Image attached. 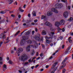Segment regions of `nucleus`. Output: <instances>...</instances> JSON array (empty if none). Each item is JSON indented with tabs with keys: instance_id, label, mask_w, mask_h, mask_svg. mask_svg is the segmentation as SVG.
<instances>
[{
	"instance_id": "obj_25",
	"label": "nucleus",
	"mask_w": 73,
	"mask_h": 73,
	"mask_svg": "<svg viewBox=\"0 0 73 73\" xmlns=\"http://www.w3.org/2000/svg\"><path fill=\"white\" fill-rule=\"evenodd\" d=\"M32 13L34 16H36V12L33 11Z\"/></svg>"
},
{
	"instance_id": "obj_58",
	"label": "nucleus",
	"mask_w": 73,
	"mask_h": 73,
	"mask_svg": "<svg viewBox=\"0 0 73 73\" xmlns=\"http://www.w3.org/2000/svg\"><path fill=\"white\" fill-rule=\"evenodd\" d=\"M51 35H54V32H51Z\"/></svg>"
},
{
	"instance_id": "obj_12",
	"label": "nucleus",
	"mask_w": 73,
	"mask_h": 73,
	"mask_svg": "<svg viewBox=\"0 0 73 73\" xmlns=\"http://www.w3.org/2000/svg\"><path fill=\"white\" fill-rule=\"evenodd\" d=\"M23 40H28V38H29V37L28 36H24L23 37Z\"/></svg>"
},
{
	"instance_id": "obj_33",
	"label": "nucleus",
	"mask_w": 73,
	"mask_h": 73,
	"mask_svg": "<svg viewBox=\"0 0 73 73\" xmlns=\"http://www.w3.org/2000/svg\"><path fill=\"white\" fill-rule=\"evenodd\" d=\"M42 33L43 35H46V32L44 31H43L42 32Z\"/></svg>"
},
{
	"instance_id": "obj_54",
	"label": "nucleus",
	"mask_w": 73,
	"mask_h": 73,
	"mask_svg": "<svg viewBox=\"0 0 73 73\" xmlns=\"http://www.w3.org/2000/svg\"><path fill=\"white\" fill-rule=\"evenodd\" d=\"M13 12H14L13 11H11L10 12V13H13Z\"/></svg>"
},
{
	"instance_id": "obj_57",
	"label": "nucleus",
	"mask_w": 73,
	"mask_h": 73,
	"mask_svg": "<svg viewBox=\"0 0 73 73\" xmlns=\"http://www.w3.org/2000/svg\"><path fill=\"white\" fill-rule=\"evenodd\" d=\"M42 48H44L45 47V45H44L42 44Z\"/></svg>"
},
{
	"instance_id": "obj_44",
	"label": "nucleus",
	"mask_w": 73,
	"mask_h": 73,
	"mask_svg": "<svg viewBox=\"0 0 73 73\" xmlns=\"http://www.w3.org/2000/svg\"><path fill=\"white\" fill-rule=\"evenodd\" d=\"M43 53H41V54H40V56L41 57H42V56H43Z\"/></svg>"
},
{
	"instance_id": "obj_26",
	"label": "nucleus",
	"mask_w": 73,
	"mask_h": 73,
	"mask_svg": "<svg viewBox=\"0 0 73 73\" xmlns=\"http://www.w3.org/2000/svg\"><path fill=\"white\" fill-rule=\"evenodd\" d=\"M59 5V4L57 3L55 5V8H58Z\"/></svg>"
},
{
	"instance_id": "obj_14",
	"label": "nucleus",
	"mask_w": 73,
	"mask_h": 73,
	"mask_svg": "<svg viewBox=\"0 0 73 73\" xmlns=\"http://www.w3.org/2000/svg\"><path fill=\"white\" fill-rule=\"evenodd\" d=\"M53 36H51L50 37H48L47 36H46L45 38L46 39V40H49L50 38H51V39H52V38H53Z\"/></svg>"
},
{
	"instance_id": "obj_53",
	"label": "nucleus",
	"mask_w": 73,
	"mask_h": 73,
	"mask_svg": "<svg viewBox=\"0 0 73 73\" xmlns=\"http://www.w3.org/2000/svg\"><path fill=\"white\" fill-rule=\"evenodd\" d=\"M28 16L29 17H31V14H30V13H29L28 14Z\"/></svg>"
},
{
	"instance_id": "obj_30",
	"label": "nucleus",
	"mask_w": 73,
	"mask_h": 73,
	"mask_svg": "<svg viewBox=\"0 0 73 73\" xmlns=\"http://www.w3.org/2000/svg\"><path fill=\"white\" fill-rule=\"evenodd\" d=\"M16 52L17 54H19V53H21V52L19 51V50L18 49H17Z\"/></svg>"
},
{
	"instance_id": "obj_29",
	"label": "nucleus",
	"mask_w": 73,
	"mask_h": 73,
	"mask_svg": "<svg viewBox=\"0 0 73 73\" xmlns=\"http://www.w3.org/2000/svg\"><path fill=\"white\" fill-rule=\"evenodd\" d=\"M46 18V16H44V15H42V16L41 19H45Z\"/></svg>"
},
{
	"instance_id": "obj_60",
	"label": "nucleus",
	"mask_w": 73,
	"mask_h": 73,
	"mask_svg": "<svg viewBox=\"0 0 73 73\" xmlns=\"http://www.w3.org/2000/svg\"><path fill=\"white\" fill-rule=\"evenodd\" d=\"M3 42H0V45H1H1H2V44H3Z\"/></svg>"
},
{
	"instance_id": "obj_8",
	"label": "nucleus",
	"mask_w": 73,
	"mask_h": 73,
	"mask_svg": "<svg viewBox=\"0 0 73 73\" xmlns=\"http://www.w3.org/2000/svg\"><path fill=\"white\" fill-rule=\"evenodd\" d=\"M38 36H36V38H35V39L36 40H37L38 41H39L40 40V35L38 34Z\"/></svg>"
},
{
	"instance_id": "obj_23",
	"label": "nucleus",
	"mask_w": 73,
	"mask_h": 73,
	"mask_svg": "<svg viewBox=\"0 0 73 73\" xmlns=\"http://www.w3.org/2000/svg\"><path fill=\"white\" fill-rule=\"evenodd\" d=\"M19 11L20 12H23L24 11V10L21 9V7L19 8Z\"/></svg>"
},
{
	"instance_id": "obj_18",
	"label": "nucleus",
	"mask_w": 73,
	"mask_h": 73,
	"mask_svg": "<svg viewBox=\"0 0 73 73\" xmlns=\"http://www.w3.org/2000/svg\"><path fill=\"white\" fill-rule=\"evenodd\" d=\"M57 69V67H55V68L51 72V73H54V72H55V71Z\"/></svg>"
},
{
	"instance_id": "obj_61",
	"label": "nucleus",
	"mask_w": 73,
	"mask_h": 73,
	"mask_svg": "<svg viewBox=\"0 0 73 73\" xmlns=\"http://www.w3.org/2000/svg\"><path fill=\"white\" fill-rule=\"evenodd\" d=\"M38 66H39V65L38 64H37L35 66V68H37V67Z\"/></svg>"
},
{
	"instance_id": "obj_2",
	"label": "nucleus",
	"mask_w": 73,
	"mask_h": 73,
	"mask_svg": "<svg viewBox=\"0 0 73 73\" xmlns=\"http://www.w3.org/2000/svg\"><path fill=\"white\" fill-rule=\"evenodd\" d=\"M63 16L65 18H66L68 16V12L65 11L63 13Z\"/></svg>"
},
{
	"instance_id": "obj_13",
	"label": "nucleus",
	"mask_w": 73,
	"mask_h": 73,
	"mask_svg": "<svg viewBox=\"0 0 73 73\" xmlns=\"http://www.w3.org/2000/svg\"><path fill=\"white\" fill-rule=\"evenodd\" d=\"M45 24L47 26H52V24L48 22H46L45 23Z\"/></svg>"
},
{
	"instance_id": "obj_21",
	"label": "nucleus",
	"mask_w": 73,
	"mask_h": 73,
	"mask_svg": "<svg viewBox=\"0 0 73 73\" xmlns=\"http://www.w3.org/2000/svg\"><path fill=\"white\" fill-rule=\"evenodd\" d=\"M8 1L9 2V4H11L13 1V0H8Z\"/></svg>"
},
{
	"instance_id": "obj_40",
	"label": "nucleus",
	"mask_w": 73,
	"mask_h": 73,
	"mask_svg": "<svg viewBox=\"0 0 73 73\" xmlns=\"http://www.w3.org/2000/svg\"><path fill=\"white\" fill-rule=\"evenodd\" d=\"M70 21H72L73 20V18L72 17H71L70 19L69 20Z\"/></svg>"
},
{
	"instance_id": "obj_28",
	"label": "nucleus",
	"mask_w": 73,
	"mask_h": 73,
	"mask_svg": "<svg viewBox=\"0 0 73 73\" xmlns=\"http://www.w3.org/2000/svg\"><path fill=\"white\" fill-rule=\"evenodd\" d=\"M46 43H47L48 44H50V43L51 42L50 40H46Z\"/></svg>"
},
{
	"instance_id": "obj_36",
	"label": "nucleus",
	"mask_w": 73,
	"mask_h": 73,
	"mask_svg": "<svg viewBox=\"0 0 73 73\" xmlns=\"http://www.w3.org/2000/svg\"><path fill=\"white\" fill-rule=\"evenodd\" d=\"M3 71H4V72H5V70H6V69H7V68H6L5 67V68L3 67Z\"/></svg>"
},
{
	"instance_id": "obj_41",
	"label": "nucleus",
	"mask_w": 73,
	"mask_h": 73,
	"mask_svg": "<svg viewBox=\"0 0 73 73\" xmlns=\"http://www.w3.org/2000/svg\"><path fill=\"white\" fill-rule=\"evenodd\" d=\"M11 16L13 18L15 17V15H13V14L11 15Z\"/></svg>"
},
{
	"instance_id": "obj_7",
	"label": "nucleus",
	"mask_w": 73,
	"mask_h": 73,
	"mask_svg": "<svg viewBox=\"0 0 73 73\" xmlns=\"http://www.w3.org/2000/svg\"><path fill=\"white\" fill-rule=\"evenodd\" d=\"M51 11L53 12H54L55 13H58V11L55 8H53L51 9Z\"/></svg>"
},
{
	"instance_id": "obj_42",
	"label": "nucleus",
	"mask_w": 73,
	"mask_h": 73,
	"mask_svg": "<svg viewBox=\"0 0 73 73\" xmlns=\"http://www.w3.org/2000/svg\"><path fill=\"white\" fill-rule=\"evenodd\" d=\"M28 62H29V63H30V62H32V61H31V59H30L28 60Z\"/></svg>"
},
{
	"instance_id": "obj_55",
	"label": "nucleus",
	"mask_w": 73,
	"mask_h": 73,
	"mask_svg": "<svg viewBox=\"0 0 73 73\" xmlns=\"http://www.w3.org/2000/svg\"><path fill=\"white\" fill-rule=\"evenodd\" d=\"M67 59H68V58L66 57V58H65V59H64V61H65H65H66V60H67Z\"/></svg>"
},
{
	"instance_id": "obj_32",
	"label": "nucleus",
	"mask_w": 73,
	"mask_h": 73,
	"mask_svg": "<svg viewBox=\"0 0 73 73\" xmlns=\"http://www.w3.org/2000/svg\"><path fill=\"white\" fill-rule=\"evenodd\" d=\"M20 31H18L15 35V36H16L17 35H18V34H19V33H20Z\"/></svg>"
},
{
	"instance_id": "obj_43",
	"label": "nucleus",
	"mask_w": 73,
	"mask_h": 73,
	"mask_svg": "<svg viewBox=\"0 0 73 73\" xmlns=\"http://www.w3.org/2000/svg\"><path fill=\"white\" fill-rule=\"evenodd\" d=\"M50 30L51 31H53V29L52 27H50Z\"/></svg>"
},
{
	"instance_id": "obj_9",
	"label": "nucleus",
	"mask_w": 73,
	"mask_h": 73,
	"mask_svg": "<svg viewBox=\"0 0 73 73\" xmlns=\"http://www.w3.org/2000/svg\"><path fill=\"white\" fill-rule=\"evenodd\" d=\"M53 13L51 11H48L47 13V15L48 16H51L52 15Z\"/></svg>"
},
{
	"instance_id": "obj_49",
	"label": "nucleus",
	"mask_w": 73,
	"mask_h": 73,
	"mask_svg": "<svg viewBox=\"0 0 73 73\" xmlns=\"http://www.w3.org/2000/svg\"><path fill=\"white\" fill-rule=\"evenodd\" d=\"M29 64V62H26L25 63V65H27V64Z\"/></svg>"
},
{
	"instance_id": "obj_47",
	"label": "nucleus",
	"mask_w": 73,
	"mask_h": 73,
	"mask_svg": "<svg viewBox=\"0 0 73 73\" xmlns=\"http://www.w3.org/2000/svg\"><path fill=\"white\" fill-rule=\"evenodd\" d=\"M3 68H7V65L5 64H4Z\"/></svg>"
},
{
	"instance_id": "obj_45",
	"label": "nucleus",
	"mask_w": 73,
	"mask_h": 73,
	"mask_svg": "<svg viewBox=\"0 0 73 73\" xmlns=\"http://www.w3.org/2000/svg\"><path fill=\"white\" fill-rule=\"evenodd\" d=\"M57 31H58V32H60V31H61V29L60 28H58L57 29Z\"/></svg>"
},
{
	"instance_id": "obj_50",
	"label": "nucleus",
	"mask_w": 73,
	"mask_h": 73,
	"mask_svg": "<svg viewBox=\"0 0 73 73\" xmlns=\"http://www.w3.org/2000/svg\"><path fill=\"white\" fill-rule=\"evenodd\" d=\"M68 51L67 50H66V51L65 52V53L66 54H67V53H68Z\"/></svg>"
},
{
	"instance_id": "obj_6",
	"label": "nucleus",
	"mask_w": 73,
	"mask_h": 73,
	"mask_svg": "<svg viewBox=\"0 0 73 73\" xmlns=\"http://www.w3.org/2000/svg\"><path fill=\"white\" fill-rule=\"evenodd\" d=\"M31 48V46L30 45L27 46L26 48V51L27 52H29L30 51V48Z\"/></svg>"
},
{
	"instance_id": "obj_56",
	"label": "nucleus",
	"mask_w": 73,
	"mask_h": 73,
	"mask_svg": "<svg viewBox=\"0 0 73 73\" xmlns=\"http://www.w3.org/2000/svg\"><path fill=\"white\" fill-rule=\"evenodd\" d=\"M14 4H16V5H17V1H16L14 3Z\"/></svg>"
},
{
	"instance_id": "obj_35",
	"label": "nucleus",
	"mask_w": 73,
	"mask_h": 73,
	"mask_svg": "<svg viewBox=\"0 0 73 73\" xmlns=\"http://www.w3.org/2000/svg\"><path fill=\"white\" fill-rule=\"evenodd\" d=\"M61 1L62 2H64V3H66L67 0H61Z\"/></svg>"
},
{
	"instance_id": "obj_46",
	"label": "nucleus",
	"mask_w": 73,
	"mask_h": 73,
	"mask_svg": "<svg viewBox=\"0 0 73 73\" xmlns=\"http://www.w3.org/2000/svg\"><path fill=\"white\" fill-rule=\"evenodd\" d=\"M11 53L12 54H13V53H14V51H13V50H11Z\"/></svg>"
},
{
	"instance_id": "obj_1",
	"label": "nucleus",
	"mask_w": 73,
	"mask_h": 73,
	"mask_svg": "<svg viewBox=\"0 0 73 73\" xmlns=\"http://www.w3.org/2000/svg\"><path fill=\"white\" fill-rule=\"evenodd\" d=\"M27 59H28V57L26 55V54H24L22 56L21 60V61L24 62V61H26Z\"/></svg>"
},
{
	"instance_id": "obj_34",
	"label": "nucleus",
	"mask_w": 73,
	"mask_h": 73,
	"mask_svg": "<svg viewBox=\"0 0 73 73\" xmlns=\"http://www.w3.org/2000/svg\"><path fill=\"white\" fill-rule=\"evenodd\" d=\"M70 49H71V48H70V47H68V48L67 49V50L69 52V50H70Z\"/></svg>"
},
{
	"instance_id": "obj_4",
	"label": "nucleus",
	"mask_w": 73,
	"mask_h": 73,
	"mask_svg": "<svg viewBox=\"0 0 73 73\" xmlns=\"http://www.w3.org/2000/svg\"><path fill=\"white\" fill-rule=\"evenodd\" d=\"M25 44V40L22 39L21 40L20 42L21 45H24Z\"/></svg>"
},
{
	"instance_id": "obj_63",
	"label": "nucleus",
	"mask_w": 73,
	"mask_h": 73,
	"mask_svg": "<svg viewBox=\"0 0 73 73\" xmlns=\"http://www.w3.org/2000/svg\"><path fill=\"white\" fill-rule=\"evenodd\" d=\"M35 68V66H32L31 67V68L32 69H33V68Z\"/></svg>"
},
{
	"instance_id": "obj_27",
	"label": "nucleus",
	"mask_w": 73,
	"mask_h": 73,
	"mask_svg": "<svg viewBox=\"0 0 73 73\" xmlns=\"http://www.w3.org/2000/svg\"><path fill=\"white\" fill-rule=\"evenodd\" d=\"M34 53H35V51H34V50H32V52L31 53V56H33V54H34Z\"/></svg>"
},
{
	"instance_id": "obj_5",
	"label": "nucleus",
	"mask_w": 73,
	"mask_h": 73,
	"mask_svg": "<svg viewBox=\"0 0 73 73\" xmlns=\"http://www.w3.org/2000/svg\"><path fill=\"white\" fill-rule=\"evenodd\" d=\"M6 38L5 35L3 34V33L2 34L0 35V38H2L4 39V38Z\"/></svg>"
},
{
	"instance_id": "obj_10",
	"label": "nucleus",
	"mask_w": 73,
	"mask_h": 73,
	"mask_svg": "<svg viewBox=\"0 0 73 73\" xmlns=\"http://www.w3.org/2000/svg\"><path fill=\"white\" fill-rule=\"evenodd\" d=\"M57 64V63L56 62L54 63L52 65V67H51L52 69H53L54 68H55V66H56V65Z\"/></svg>"
},
{
	"instance_id": "obj_16",
	"label": "nucleus",
	"mask_w": 73,
	"mask_h": 73,
	"mask_svg": "<svg viewBox=\"0 0 73 73\" xmlns=\"http://www.w3.org/2000/svg\"><path fill=\"white\" fill-rule=\"evenodd\" d=\"M55 26H57V27H58V26L60 25V23L58 22H56L55 24Z\"/></svg>"
},
{
	"instance_id": "obj_38",
	"label": "nucleus",
	"mask_w": 73,
	"mask_h": 73,
	"mask_svg": "<svg viewBox=\"0 0 73 73\" xmlns=\"http://www.w3.org/2000/svg\"><path fill=\"white\" fill-rule=\"evenodd\" d=\"M65 71H66V70L65 69H63L62 70V73H64L65 72Z\"/></svg>"
},
{
	"instance_id": "obj_22",
	"label": "nucleus",
	"mask_w": 73,
	"mask_h": 73,
	"mask_svg": "<svg viewBox=\"0 0 73 73\" xmlns=\"http://www.w3.org/2000/svg\"><path fill=\"white\" fill-rule=\"evenodd\" d=\"M18 49L19 50V51H20L21 53V52H23V48H18Z\"/></svg>"
},
{
	"instance_id": "obj_3",
	"label": "nucleus",
	"mask_w": 73,
	"mask_h": 73,
	"mask_svg": "<svg viewBox=\"0 0 73 73\" xmlns=\"http://www.w3.org/2000/svg\"><path fill=\"white\" fill-rule=\"evenodd\" d=\"M65 24V21L64 20H62L59 22V25H63Z\"/></svg>"
},
{
	"instance_id": "obj_17",
	"label": "nucleus",
	"mask_w": 73,
	"mask_h": 73,
	"mask_svg": "<svg viewBox=\"0 0 73 73\" xmlns=\"http://www.w3.org/2000/svg\"><path fill=\"white\" fill-rule=\"evenodd\" d=\"M63 6V5H62V3H60L59 4V6L58 8L59 9H61L62 7V6Z\"/></svg>"
},
{
	"instance_id": "obj_52",
	"label": "nucleus",
	"mask_w": 73,
	"mask_h": 73,
	"mask_svg": "<svg viewBox=\"0 0 73 73\" xmlns=\"http://www.w3.org/2000/svg\"><path fill=\"white\" fill-rule=\"evenodd\" d=\"M65 46V45H62V49H64V47Z\"/></svg>"
},
{
	"instance_id": "obj_59",
	"label": "nucleus",
	"mask_w": 73,
	"mask_h": 73,
	"mask_svg": "<svg viewBox=\"0 0 73 73\" xmlns=\"http://www.w3.org/2000/svg\"><path fill=\"white\" fill-rule=\"evenodd\" d=\"M34 21L35 23H36V22H37V19L35 20Z\"/></svg>"
},
{
	"instance_id": "obj_15",
	"label": "nucleus",
	"mask_w": 73,
	"mask_h": 73,
	"mask_svg": "<svg viewBox=\"0 0 73 73\" xmlns=\"http://www.w3.org/2000/svg\"><path fill=\"white\" fill-rule=\"evenodd\" d=\"M65 65H66V64H64L62 66L60 67L59 69H62V68H64L65 66Z\"/></svg>"
},
{
	"instance_id": "obj_11",
	"label": "nucleus",
	"mask_w": 73,
	"mask_h": 73,
	"mask_svg": "<svg viewBox=\"0 0 73 73\" xmlns=\"http://www.w3.org/2000/svg\"><path fill=\"white\" fill-rule=\"evenodd\" d=\"M31 32V31L29 30L25 32L24 33L25 35H28Z\"/></svg>"
},
{
	"instance_id": "obj_37",
	"label": "nucleus",
	"mask_w": 73,
	"mask_h": 73,
	"mask_svg": "<svg viewBox=\"0 0 73 73\" xmlns=\"http://www.w3.org/2000/svg\"><path fill=\"white\" fill-rule=\"evenodd\" d=\"M27 43H29V44H31L32 43V41L31 40H29L27 41Z\"/></svg>"
},
{
	"instance_id": "obj_51",
	"label": "nucleus",
	"mask_w": 73,
	"mask_h": 73,
	"mask_svg": "<svg viewBox=\"0 0 73 73\" xmlns=\"http://www.w3.org/2000/svg\"><path fill=\"white\" fill-rule=\"evenodd\" d=\"M60 40H62L63 39V37L62 36H60Z\"/></svg>"
},
{
	"instance_id": "obj_39",
	"label": "nucleus",
	"mask_w": 73,
	"mask_h": 73,
	"mask_svg": "<svg viewBox=\"0 0 73 73\" xmlns=\"http://www.w3.org/2000/svg\"><path fill=\"white\" fill-rule=\"evenodd\" d=\"M1 23H4L5 21V19H3L2 20H1Z\"/></svg>"
},
{
	"instance_id": "obj_64",
	"label": "nucleus",
	"mask_w": 73,
	"mask_h": 73,
	"mask_svg": "<svg viewBox=\"0 0 73 73\" xmlns=\"http://www.w3.org/2000/svg\"><path fill=\"white\" fill-rule=\"evenodd\" d=\"M35 31L36 32H37V31H38V29H37V28H35Z\"/></svg>"
},
{
	"instance_id": "obj_62",
	"label": "nucleus",
	"mask_w": 73,
	"mask_h": 73,
	"mask_svg": "<svg viewBox=\"0 0 73 73\" xmlns=\"http://www.w3.org/2000/svg\"><path fill=\"white\" fill-rule=\"evenodd\" d=\"M40 57H38V58H36V60H39V59H40Z\"/></svg>"
},
{
	"instance_id": "obj_20",
	"label": "nucleus",
	"mask_w": 73,
	"mask_h": 73,
	"mask_svg": "<svg viewBox=\"0 0 73 73\" xmlns=\"http://www.w3.org/2000/svg\"><path fill=\"white\" fill-rule=\"evenodd\" d=\"M37 46H38V44L37 43V42H35V45H34L35 48H37Z\"/></svg>"
},
{
	"instance_id": "obj_48",
	"label": "nucleus",
	"mask_w": 73,
	"mask_h": 73,
	"mask_svg": "<svg viewBox=\"0 0 73 73\" xmlns=\"http://www.w3.org/2000/svg\"><path fill=\"white\" fill-rule=\"evenodd\" d=\"M62 32H64V31H65V28H63L62 29Z\"/></svg>"
},
{
	"instance_id": "obj_24",
	"label": "nucleus",
	"mask_w": 73,
	"mask_h": 73,
	"mask_svg": "<svg viewBox=\"0 0 73 73\" xmlns=\"http://www.w3.org/2000/svg\"><path fill=\"white\" fill-rule=\"evenodd\" d=\"M9 64H10V65H13V63L12 61H11V60H9Z\"/></svg>"
},
{
	"instance_id": "obj_19",
	"label": "nucleus",
	"mask_w": 73,
	"mask_h": 73,
	"mask_svg": "<svg viewBox=\"0 0 73 73\" xmlns=\"http://www.w3.org/2000/svg\"><path fill=\"white\" fill-rule=\"evenodd\" d=\"M71 37H70L68 38V40L70 43H72V40H71Z\"/></svg>"
},
{
	"instance_id": "obj_31",
	"label": "nucleus",
	"mask_w": 73,
	"mask_h": 73,
	"mask_svg": "<svg viewBox=\"0 0 73 73\" xmlns=\"http://www.w3.org/2000/svg\"><path fill=\"white\" fill-rule=\"evenodd\" d=\"M0 13L1 14H4V13H6V11H3L0 12Z\"/></svg>"
}]
</instances>
